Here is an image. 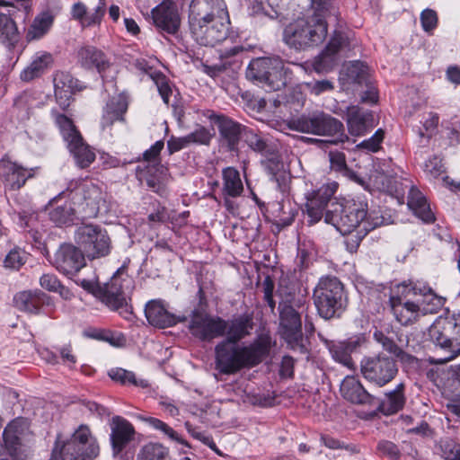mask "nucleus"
Here are the masks:
<instances>
[{
  "mask_svg": "<svg viewBox=\"0 0 460 460\" xmlns=\"http://www.w3.org/2000/svg\"><path fill=\"white\" fill-rule=\"evenodd\" d=\"M377 448L381 454L392 460H397L400 457V450L393 442L382 441L378 444Z\"/></svg>",
  "mask_w": 460,
  "mask_h": 460,
  "instance_id": "nucleus-60",
  "label": "nucleus"
},
{
  "mask_svg": "<svg viewBox=\"0 0 460 460\" xmlns=\"http://www.w3.org/2000/svg\"><path fill=\"white\" fill-rule=\"evenodd\" d=\"M145 314L147 322L157 328H167L178 323L186 321V317L177 316L170 313L164 301L155 299L149 301L145 307Z\"/></svg>",
  "mask_w": 460,
  "mask_h": 460,
  "instance_id": "nucleus-23",
  "label": "nucleus"
},
{
  "mask_svg": "<svg viewBox=\"0 0 460 460\" xmlns=\"http://www.w3.org/2000/svg\"><path fill=\"white\" fill-rule=\"evenodd\" d=\"M67 147L75 164L81 169L89 167L95 160L94 151L84 141L82 136L69 142Z\"/></svg>",
  "mask_w": 460,
  "mask_h": 460,
  "instance_id": "nucleus-36",
  "label": "nucleus"
},
{
  "mask_svg": "<svg viewBox=\"0 0 460 460\" xmlns=\"http://www.w3.org/2000/svg\"><path fill=\"white\" fill-rule=\"evenodd\" d=\"M157 170L159 172V175L157 177L150 176L149 178H147L146 183L148 187L151 188L155 192L162 196L166 192L165 184L167 181V169L164 168V166H160Z\"/></svg>",
  "mask_w": 460,
  "mask_h": 460,
  "instance_id": "nucleus-54",
  "label": "nucleus"
},
{
  "mask_svg": "<svg viewBox=\"0 0 460 460\" xmlns=\"http://www.w3.org/2000/svg\"><path fill=\"white\" fill-rule=\"evenodd\" d=\"M266 169L270 180L277 183L279 189L286 185L288 176L283 169V164L276 160H269L266 164Z\"/></svg>",
  "mask_w": 460,
  "mask_h": 460,
  "instance_id": "nucleus-48",
  "label": "nucleus"
},
{
  "mask_svg": "<svg viewBox=\"0 0 460 460\" xmlns=\"http://www.w3.org/2000/svg\"><path fill=\"white\" fill-rule=\"evenodd\" d=\"M53 24V16L49 13L38 15L31 25L27 39L29 40H38L43 37Z\"/></svg>",
  "mask_w": 460,
  "mask_h": 460,
  "instance_id": "nucleus-42",
  "label": "nucleus"
},
{
  "mask_svg": "<svg viewBox=\"0 0 460 460\" xmlns=\"http://www.w3.org/2000/svg\"><path fill=\"white\" fill-rule=\"evenodd\" d=\"M339 188L338 182L332 181L323 184L318 190L312 191L305 204L309 224L318 223L323 217L325 208L324 221L332 225L341 234H348L356 232L355 237L361 240L368 232L382 224V219L367 216V209L362 204L339 202L332 197ZM358 242H357V245Z\"/></svg>",
  "mask_w": 460,
  "mask_h": 460,
  "instance_id": "nucleus-1",
  "label": "nucleus"
},
{
  "mask_svg": "<svg viewBox=\"0 0 460 460\" xmlns=\"http://www.w3.org/2000/svg\"><path fill=\"white\" fill-rule=\"evenodd\" d=\"M19 40L15 22L7 15L0 13V42L13 47Z\"/></svg>",
  "mask_w": 460,
  "mask_h": 460,
  "instance_id": "nucleus-41",
  "label": "nucleus"
},
{
  "mask_svg": "<svg viewBox=\"0 0 460 460\" xmlns=\"http://www.w3.org/2000/svg\"><path fill=\"white\" fill-rule=\"evenodd\" d=\"M347 126L350 135L363 136L374 127L373 114L353 106L348 111Z\"/></svg>",
  "mask_w": 460,
  "mask_h": 460,
  "instance_id": "nucleus-32",
  "label": "nucleus"
},
{
  "mask_svg": "<svg viewBox=\"0 0 460 460\" xmlns=\"http://www.w3.org/2000/svg\"><path fill=\"white\" fill-rule=\"evenodd\" d=\"M155 84L157 85L158 92H159L160 95L162 96L164 102L165 103H169V98H170L172 90H171L168 83L165 81L164 76L158 75L155 79Z\"/></svg>",
  "mask_w": 460,
  "mask_h": 460,
  "instance_id": "nucleus-63",
  "label": "nucleus"
},
{
  "mask_svg": "<svg viewBox=\"0 0 460 460\" xmlns=\"http://www.w3.org/2000/svg\"><path fill=\"white\" fill-rule=\"evenodd\" d=\"M213 134L209 129L204 127H199L193 132L188 135L190 143H197L201 145H208Z\"/></svg>",
  "mask_w": 460,
  "mask_h": 460,
  "instance_id": "nucleus-56",
  "label": "nucleus"
},
{
  "mask_svg": "<svg viewBox=\"0 0 460 460\" xmlns=\"http://www.w3.org/2000/svg\"><path fill=\"white\" fill-rule=\"evenodd\" d=\"M110 428L111 450L113 456H117L134 440L136 431L133 425L121 416L112 417Z\"/></svg>",
  "mask_w": 460,
  "mask_h": 460,
  "instance_id": "nucleus-21",
  "label": "nucleus"
},
{
  "mask_svg": "<svg viewBox=\"0 0 460 460\" xmlns=\"http://www.w3.org/2000/svg\"><path fill=\"white\" fill-rule=\"evenodd\" d=\"M166 435L170 439L178 442L179 444L190 447L186 440H184L174 429L168 426L165 422H163L162 427L158 429Z\"/></svg>",
  "mask_w": 460,
  "mask_h": 460,
  "instance_id": "nucleus-64",
  "label": "nucleus"
},
{
  "mask_svg": "<svg viewBox=\"0 0 460 460\" xmlns=\"http://www.w3.org/2000/svg\"><path fill=\"white\" fill-rule=\"evenodd\" d=\"M51 114L54 118L57 126L59 128L65 141L67 144L71 142L74 138L75 139L81 137V134L75 128V126L74 125L71 119H69L64 114L58 113L57 111H52Z\"/></svg>",
  "mask_w": 460,
  "mask_h": 460,
  "instance_id": "nucleus-44",
  "label": "nucleus"
},
{
  "mask_svg": "<svg viewBox=\"0 0 460 460\" xmlns=\"http://www.w3.org/2000/svg\"><path fill=\"white\" fill-rule=\"evenodd\" d=\"M411 289L402 292H413V296L419 300L422 314L437 313L445 303L444 297L437 295L433 289L425 283L410 281Z\"/></svg>",
  "mask_w": 460,
  "mask_h": 460,
  "instance_id": "nucleus-24",
  "label": "nucleus"
},
{
  "mask_svg": "<svg viewBox=\"0 0 460 460\" xmlns=\"http://www.w3.org/2000/svg\"><path fill=\"white\" fill-rule=\"evenodd\" d=\"M75 215H80L75 207L70 203H66L53 209L50 213V219L58 226H63L73 222Z\"/></svg>",
  "mask_w": 460,
  "mask_h": 460,
  "instance_id": "nucleus-47",
  "label": "nucleus"
},
{
  "mask_svg": "<svg viewBox=\"0 0 460 460\" xmlns=\"http://www.w3.org/2000/svg\"><path fill=\"white\" fill-rule=\"evenodd\" d=\"M66 192L75 209L84 217H96L105 202L102 190L92 182H71Z\"/></svg>",
  "mask_w": 460,
  "mask_h": 460,
  "instance_id": "nucleus-11",
  "label": "nucleus"
},
{
  "mask_svg": "<svg viewBox=\"0 0 460 460\" xmlns=\"http://www.w3.org/2000/svg\"><path fill=\"white\" fill-rule=\"evenodd\" d=\"M128 106V98L125 94L111 97L107 102L102 117L101 125L102 129L111 127L115 121H124Z\"/></svg>",
  "mask_w": 460,
  "mask_h": 460,
  "instance_id": "nucleus-33",
  "label": "nucleus"
},
{
  "mask_svg": "<svg viewBox=\"0 0 460 460\" xmlns=\"http://www.w3.org/2000/svg\"><path fill=\"white\" fill-rule=\"evenodd\" d=\"M407 205L423 222L432 223L435 220V216L425 196L413 186L410 189Z\"/></svg>",
  "mask_w": 460,
  "mask_h": 460,
  "instance_id": "nucleus-34",
  "label": "nucleus"
},
{
  "mask_svg": "<svg viewBox=\"0 0 460 460\" xmlns=\"http://www.w3.org/2000/svg\"><path fill=\"white\" fill-rule=\"evenodd\" d=\"M228 13L224 0H192L189 8L190 30L199 27L216 16Z\"/></svg>",
  "mask_w": 460,
  "mask_h": 460,
  "instance_id": "nucleus-17",
  "label": "nucleus"
},
{
  "mask_svg": "<svg viewBox=\"0 0 460 460\" xmlns=\"http://www.w3.org/2000/svg\"><path fill=\"white\" fill-rule=\"evenodd\" d=\"M164 143L163 140L156 141L149 149L146 150L143 154L144 161L153 164H158L159 167V155L161 151L164 149Z\"/></svg>",
  "mask_w": 460,
  "mask_h": 460,
  "instance_id": "nucleus-57",
  "label": "nucleus"
},
{
  "mask_svg": "<svg viewBox=\"0 0 460 460\" xmlns=\"http://www.w3.org/2000/svg\"><path fill=\"white\" fill-rule=\"evenodd\" d=\"M26 429V422L22 419H15L6 426L3 434L6 448L0 446V460H8V456L13 455Z\"/></svg>",
  "mask_w": 460,
  "mask_h": 460,
  "instance_id": "nucleus-30",
  "label": "nucleus"
},
{
  "mask_svg": "<svg viewBox=\"0 0 460 460\" xmlns=\"http://www.w3.org/2000/svg\"><path fill=\"white\" fill-rule=\"evenodd\" d=\"M342 397L354 404L374 405L376 398L367 393L362 384L354 376H346L341 384Z\"/></svg>",
  "mask_w": 460,
  "mask_h": 460,
  "instance_id": "nucleus-29",
  "label": "nucleus"
},
{
  "mask_svg": "<svg viewBox=\"0 0 460 460\" xmlns=\"http://www.w3.org/2000/svg\"><path fill=\"white\" fill-rule=\"evenodd\" d=\"M446 460H460V444L452 439L441 440L438 447Z\"/></svg>",
  "mask_w": 460,
  "mask_h": 460,
  "instance_id": "nucleus-50",
  "label": "nucleus"
},
{
  "mask_svg": "<svg viewBox=\"0 0 460 460\" xmlns=\"http://www.w3.org/2000/svg\"><path fill=\"white\" fill-rule=\"evenodd\" d=\"M83 287L123 318H130L132 308L128 303V295L133 289V279L128 275L118 270L102 287L90 282L84 283Z\"/></svg>",
  "mask_w": 460,
  "mask_h": 460,
  "instance_id": "nucleus-4",
  "label": "nucleus"
},
{
  "mask_svg": "<svg viewBox=\"0 0 460 460\" xmlns=\"http://www.w3.org/2000/svg\"><path fill=\"white\" fill-rule=\"evenodd\" d=\"M242 138L255 152H262L266 148L265 141L251 128L244 127Z\"/></svg>",
  "mask_w": 460,
  "mask_h": 460,
  "instance_id": "nucleus-52",
  "label": "nucleus"
},
{
  "mask_svg": "<svg viewBox=\"0 0 460 460\" xmlns=\"http://www.w3.org/2000/svg\"><path fill=\"white\" fill-rule=\"evenodd\" d=\"M85 258L78 245L65 243L57 250L52 264L66 275H75L85 266Z\"/></svg>",
  "mask_w": 460,
  "mask_h": 460,
  "instance_id": "nucleus-18",
  "label": "nucleus"
},
{
  "mask_svg": "<svg viewBox=\"0 0 460 460\" xmlns=\"http://www.w3.org/2000/svg\"><path fill=\"white\" fill-rule=\"evenodd\" d=\"M420 22L425 31L429 32L433 31L438 25L437 13L429 8L423 10L420 13Z\"/></svg>",
  "mask_w": 460,
  "mask_h": 460,
  "instance_id": "nucleus-55",
  "label": "nucleus"
},
{
  "mask_svg": "<svg viewBox=\"0 0 460 460\" xmlns=\"http://www.w3.org/2000/svg\"><path fill=\"white\" fill-rule=\"evenodd\" d=\"M223 194L235 198L243 191V182L239 172L234 167H226L222 171Z\"/></svg>",
  "mask_w": 460,
  "mask_h": 460,
  "instance_id": "nucleus-38",
  "label": "nucleus"
},
{
  "mask_svg": "<svg viewBox=\"0 0 460 460\" xmlns=\"http://www.w3.org/2000/svg\"><path fill=\"white\" fill-rule=\"evenodd\" d=\"M33 169H27L4 157L0 161V177L10 190L21 189L29 178L33 176Z\"/></svg>",
  "mask_w": 460,
  "mask_h": 460,
  "instance_id": "nucleus-22",
  "label": "nucleus"
},
{
  "mask_svg": "<svg viewBox=\"0 0 460 460\" xmlns=\"http://www.w3.org/2000/svg\"><path fill=\"white\" fill-rule=\"evenodd\" d=\"M263 298L269 307L273 311L275 308V301L273 299L274 282L270 277L267 276L262 281Z\"/></svg>",
  "mask_w": 460,
  "mask_h": 460,
  "instance_id": "nucleus-59",
  "label": "nucleus"
},
{
  "mask_svg": "<svg viewBox=\"0 0 460 460\" xmlns=\"http://www.w3.org/2000/svg\"><path fill=\"white\" fill-rule=\"evenodd\" d=\"M273 345L269 335H261L249 345L221 341L215 346V368L222 375H234L260 364Z\"/></svg>",
  "mask_w": 460,
  "mask_h": 460,
  "instance_id": "nucleus-2",
  "label": "nucleus"
},
{
  "mask_svg": "<svg viewBox=\"0 0 460 460\" xmlns=\"http://www.w3.org/2000/svg\"><path fill=\"white\" fill-rule=\"evenodd\" d=\"M74 239L85 257L91 261L108 256L112 249L107 230L99 225L79 226L75 231Z\"/></svg>",
  "mask_w": 460,
  "mask_h": 460,
  "instance_id": "nucleus-10",
  "label": "nucleus"
},
{
  "mask_svg": "<svg viewBox=\"0 0 460 460\" xmlns=\"http://www.w3.org/2000/svg\"><path fill=\"white\" fill-rule=\"evenodd\" d=\"M331 0H312L314 13L288 23L283 31V40L291 49L304 50L321 44L327 36L326 13Z\"/></svg>",
  "mask_w": 460,
  "mask_h": 460,
  "instance_id": "nucleus-3",
  "label": "nucleus"
},
{
  "mask_svg": "<svg viewBox=\"0 0 460 460\" xmlns=\"http://www.w3.org/2000/svg\"><path fill=\"white\" fill-rule=\"evenodd\" d=\"M190 144V143L188 135L185 137H172L167 141V148H168V151L170 154H173V153L178 152V151L181 150L182 148L186 147Z\"/></svg>",
  "mask_w": 460,
  "mask_h": 460,
  "instance_id": "nucleus-61",
  "label": "nucleus"
},
{
  "mask_svg": "<svg viewBox=\"0 0 460 460\" xmlns=\"http://www.w3.org/2000/svg\"><path fill=\"white\" fill-rule=\"evenodd\" d=\"M425 172L433 178H438L445 172L442 160L434 156L425 163Z\"/></svg>",
  "mask_w": 460,
  "mask_h": 460,
  "instance_id": "nucleus-58",
  "label": "nucleus"
},
{
  "mask_svg": "<svg viewBox=\"0 0 460 460\" xmlns=\"http://www.w3.org/2000/svg\"><path fill=\"white\" fill-rule=\"evenodd\" d=\"M137 460H170L169 450L160 443H148L138 452Z\"/></svg>",
  "mask_w": 460,
  "mask_h": 460,
  "instance_id": "nucleus-43",
  "label": "nucleus"
},
{
  "mask_svg": "<svg viewBox=\"0 0 460 460\" xmlns=\"http://www.w3.org/2000/svg\"><path fill=\"white\" fill-rule=\"evenodd\" d=\"M225 319L206 311L194 310L190 317L188 329L200 341L210 342L223 337Z\"/></svg>",
  "mask_w": 460,
  "mask_h": 460,
  "instance_id": "nucleus-15",
  "label": "nucleus"
},
{
  "mask_svg": "<svg viewBox=\"0 0 460 460\" xmlns=\"http://www.w3.org/2000/svg\"><path fill=\"white\" fill-rule=\"evenodd\" d=\"M360 371L369 383L383 387L396 376L398 367L393 358L380 353L365 357L360 362Z\"/></svg>",
  "mask_w": 460,
  "mask_h": 460,
  "instance_id": "nucleus-13",
  "label": "nucleus"
},
{
  "mask_svg": "<svg viewBox=\"0 0 460 460\" xmlns=\"http://www.w3.org/2000/svg\"><path fill=\"white\" fill-rule=\"evenodd\" d=\"M109 376L112 380L119 381L121 384H132L137 386L146 387L147 386V382L145 380L137 381L136 376L133 372L117 368L112 369L109 372Z\"/></svg>",
  "mask_w": 460,
  "mask_h": 460,
  "instance_id": "nucleus-49",
  "label": "nucleus"
},
{
  "mask_svg": "<svg viewBox=\"0 0 460 460\" xmlns=\"http://www.w3.org/2000/svg\"><path fill=\"white\" fill-rule=\"evenodd\" d=\"M358 346L359 340H352L333 343L330 346L329 350L335 361L340 362L349 369H354L355 363L351 358V353L354 352Z\"/></svg>",
  "mask_w": 460,
  "mask_h": 460,
  "instance_id": "nucleus-37",
  "label": "nucleus"
},
{
  "mask_svg": "<svg viewBox=\"0 0 460 460\" xmlns=\"http://www.w3.org/2000/svg\"><path fill=\"white\" fill-rule=\"evenodd\" d=\"M229 29L230 18L229 14L226 13L216 16L190 32L199 44L214 47L227 38Z\"/></svg>",
  "mask_w": 460,
  "mask_h": 460,
  "instance_id": "nucleus-16",
  "label": "nucleus"
},
{
  "mask_svg": "<svg viewBox=\"0 0 460 460\" xmlns=\"http://www.w3.org/2000/svg\"><path fill=\"white\" fill-rule=\"evenodd\" d=\"M430 341L448 353L446 361L460 355V314L438 316L429 329Z\"/></svg>",
  "mask_w": 460,
  "mask_h": 460,
  "instance_id": "nucleus-8",
  "label": "nucleus"
},
{
  "mask_svg": "<svg viewBox=\"0 0 460 460\" xmlns=\"http://www.w3.org/2000/svg\"><path fill=\"white\" fill-rule=\"evenodd\" d=\"M253 327L252 320L247 314L234 316L230 320H225L223 330V341H230L238 343L244 339Z\"/></svg>",
  "mask_w": 460,
  "mask_h": 460,
  "instance_id": "nucleus-31",
  "label": "nucleus"
},
{
  "mask_svg": "<svg viewBox=\"0 0 460 460\" xmlns=\"http://www.w3.org/2000/svg\"><path fill=\"white\" fill-rule=\"evenodd\" d=\"M100 447L88 426L81 425L61 447H54L49 460H93Z\"/></svg>",
  "mask_w": 460,
  "mask_h": 460,
  "instance_id": "nucleus-7",
  "label": "nucleus"
},
{
  "mask_svg": "<svg viewBox=\"0 0 460 460\" xmlns=\"http://www.w3.org/2000/svg\"><path fill=\"white\" fill-rule=\"evenodd\" d=\"M13 303L15 307L22 312L38 314L42 305L51 304V298L39 289L24 290L14 296Z\"/></svg>",
  "mask_w": 460,
  "mask_h": 460,
  "instance_id": "nucleus-27",
  "label": "nucleus"
},
{
  "mask_svg": "<svg viewBox=\"0 0 460 460\" xmlns=\"http://www.w3.org/2000/svg\"><path fill=\"white\" fill-rule=\"evenodd\" d=\"M385 137V132L379 128L376 133L369 138L360 142L356 146L359 150H365L366 152L376 153L381 148V143Z\"/></svg>",
  "mask_w": 460,
  "mask_h": 460,
  "instance_id": "nucleus-51",
  "label": "nucleus"
},
{
  "mask_svg": "<svg viewBox=\"0 0 460 460\" xmlns=\"http://www.w3.org/2000/svg\"><path fill=\"white\" fill-rule=\"evenodd\" d=\"M289 128L302 133L332 137V139L327 141L332 145L349 140V137L344 132L343 124L339 119L323 111L302 115L294 119L289 122Z\"/></svg>",
  "mask_w": 460,
  "mask_h": 460,
  "instance_id": "nucleus-6",
  "label": "nucleus"
},
{
  "mask_svg": "<svg viewBox=\"0 0 460 460\" xmlns=\"http://www.w3.org/2000/svg\"><path fill=\"white\" fill-rule=\"evenodd\" d=\"M104 13V3L101 2L95 8V12L88 14L86 6L83 3H76L72 7V16L79 20L83 26H91L100 23L102 17Z\"/></svg>",
  "mask_w": 460,
  "mask_h": 460,
  "instance_id": "nucleus-39",
  "label": "nucleus"
},
{
  "mask_svg": "<svg viewBox=\"0 0 460 460\" xmlns=\"http://www.w3.org/2000/svg\"><path fill=\"white\" fill-rule=\"evenodd\" d=\"M374 338L382 345L384 349L394 354L395 357L400 358L401 361L411 363L414 360V357L404 352L392 339L385 336L382 332H376L374 333Z\"/></svg>",
  "mask_w": 460,
  "mask_h": 460,
  "instance_id": "nucleus-45",
  "label": "nucleus"
},
{
  "mask_svg": "<svg viewBox=\"0 0 460 460\" xmlns=\"http://www.w3.org/2000/svg\"><path fill=\"white\" fill-rule=\"evenodd\" d=\"M288 72L279 58H260L252 60L246 76L261 84L266 91H279L286 85Z\"/></svg>",
  "mask_w": 460,
  "mask_h": 460,
  "instance_id": "nucleus-9",
  "label": "nucleus"
},
{
  "mask_svg": "<svg viewBox=\"0 0 460 460\" xmlns=\"http://www.w3.org/2000/svg\"><path fill=\"white\" fill-rule=\"evenodd\" d=\"M53 82L57 102L62 110H66L70 105L74 93L80 91L82 86L79 81L67 72H57Z\"/></svg>",
  "mask_w": 460,
  "mask_h": 460,
  "instance_id": "nucleus-26",
  "label": "nucleus"
},
{
  "mask_svg": "<svg viewBox=\"0 0 460 460\" xmlns=\"http://www.w3.org/2000/svg\"><path fill=\"white\" fill-rule=\"evenodd\" d=\"M77 63L84 69H96L99 74L105 73L111 66L110 58L94 46L85 45L76 52Z\"/></svg>",
  "mask_w": 460,
  "mask_h": 460,
  "instance_id": "nucleus-25",
  "label": "nucleus"
},
{
  "mask_svg": "<svg viewBox=\"0 0 460 460\" xmlns=\"http://www.w3.org/2000/svg\"><path fill=\"white\" fill-rule=\"evenodd\" d=\"M330 163L332 169L341 172L347 168L345 155L341 152H330Z\"/></svg>",
  "mask_w": 460,
  "mask_h": 460,
  "instance_id": "nucleus-62",
  "label": "nucleus"
},
{
  "mask_svg": "<svg viewBox=\"0 0 460 460\" xmlns=\"http://www.w3.org/2000/svg\"><path fill=\"white\" fill-rule=\"evenodd\" d=\"M208 118L218 129L220 144L226 146L228 151H236L244 126L225 115L214 112H210Z\"/></svg>",
  "mask_w": 460,
  "mask_h": 460,
  "instance_id": "nucleus-19",
  "label": "nucleus"
},
{
  "mask_svg": "<svg viewBox=\"0 0 460 460\" xmlns=\"http://www.w3.org/2000/svg\"><path fill=\"white\" fill-rule=\"evenodd\" d=\"M404 384H398L395 388L385 394L383 401H375V404L378 405V409L385 415L394 414L402 410L405 404Z\"/></svg>",
  "mask_w": 460,
  "mask_h": 460,
  "instance_id": "nucleus-35",
  "label": "nucleus"
},
{
  "mask_svg": "<svg viewBox=\"0 0 460 460\" xmlns=\"http://www.w3.org/2000/svg\"><path fill=\"white\" fill-rule=\"evenodd\" d=\"M26 252L20 248L11 250L4 261L5 268L12 270L20 269L26 261Z\"/></svg>",
  "mask_w": 460,
  "mask_h": 460,
  "instance_id": "nucleus-53",
  "label": "nucleus"
},
{
  "mask_svg": "<svg viewBox=\"0 0 460 460\" xmlns=\"http://www.w3.org/2000/svg\"><path fill=\"white\" fill-rule=\"evenodd\" d=\"M313 297L319 315L325 320L339 317L347 304L343 284L336 277L321 278Z\"/></svg>",
  "mask_w": 460,
  "mask_h": 460,
  "instance_id": "nucleus-5",
  "label": "nucleus"
},
{
  "mask_svg": "<svg viewBox=\"0 0 460 460\" xmlns=\"http://www.w3.org/2000/svg\"><path fill=\"white\" fill-rule=\"evenodd\" d=\"M51 61V55L47 53L35 57L31 63L21 73V79L30 82L40 77L49 67Z\"/></svg>",
  "mask_w": 460,
  "mask_h": 460,
  "instance_id": "nucleus-40",
  "label": "nucleus"
},
{
  "mask_svg": "<svg viewBox=\"0 0 460 460\" xmlns=\"http://www.w3.org/2000/svg\"><path fill=\"white\" fill-rule=\"evenodd\" d=\"M411 289L410 282H402L396 286L394 294L390 297V305L393 314L402 325H409L415 323L422 314L419 300H412L413 292H402Z\"/></svg>",
  "mask_w": 460,
  "mask_h": 460,
  "instance_id": "nucleus-14",
  "label": "nucleus"
},
{
  "mask_svg": "<svg viewBox=\"0 0 460 460\" xmlns=\"http://www.w3.org/2000/svg\"><path fill=\"white\" fill-rule=\"evenodd\" d=\"M152 16L155 26L168 33L173 34L180 28L181 18L172 4L162 3L153 9Z\"/></svg>",
  "mask_w": 460,
  "mask_h": 460,
  "instance_id": "nucleus-28",
  "label": "nucleus"
},
{
  "mask_svg": "<svg viewBox=\"0 0 460 460\" xmlns=\"http://www.w3.org/2000/svg\"><path fill=\"white\" fill-rule=\"evenodd\" d=\"M354 46L351 32L335 30L324 49L314 58L313 64L314 70L323 73L333 69Z\"/></svg>",
  "mask_w": 460,
  "mask_h": 460,
  "instance_id": "nucleus-12",
  "label": "nucleus"
},
{
  "mask_svg": "<svg viewBox=\"0 0 460 460\" xmlns=\"http://www.w3.org/2000/svg\"><path fill=\"white\" fill-rule=\"evenodd\" d=\"M289 299L280 303V333L290 345L297 344L302 339V323L300 314L288 305Z\"/></svg>",
  "mask_w": 460,
  "mask_h": 460,
  "instance_id": "nucleus-20",
  "label": "nucleus"
},
{
  "mask_svg": "<svg viewBox=\"0 0 460 460\" xmlns=\"http://www.w3.org/2000/svg\"><path fill=\"white\" fill-rule=\"evenodd\" d=\"M40 285L42 288L49 292L58 293L60 296L66 300H68L72 297V293L70 290L61 284L55 274H43L40 278Z\"/></svg>",
  "mask_w": 460,
  "mask_h": 460,
  "instance_id": "nucleus-46",
  "label": "nucleus"
}]
</instances>
